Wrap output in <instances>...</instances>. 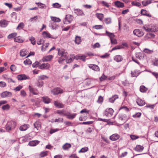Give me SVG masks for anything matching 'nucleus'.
Instances as JSON below:
<instances>
[{
    "label": "nucleus",
    "mask_w": 158,
    "mask_h": 158,
    "mask_svg": "<svg viewBox=\"0 0 158 158\" xmlns=\"http://www.w3.org/2000/svg\"><path fill=\"white\" fill-rule=\"evenodd\" d=\"M58 55L61 56L59 59L58 62L59 63H62V61L65 60L64 58H66L67 53L64 49H59L58 50Z\"/></svg>",
    "instance_id": "nucleus-1"
},
{
    "label": "nucleus",
    "mask_w": 158,
    "mask_h": 158,
    "mask_svg": "<svg viewBox=\"0 0 158 158\" xmlns=\"http://www.w3.org/2000/svg\"><path fill=\"white\" fill-rule=\"evenodd\" d=\"M16 126V122L13 121L8 122L5 126V129L8 132H10L14 129Z\"/></svg>",
    "instance_id": "nucleus-2"
},
{
    "label": "nucleus",
    "mask_w": 158,
    "mask_h": 158,
    "mask_svg": "<svg viewBox=\"0 0 158 158\" xmlns=\"http://www.w3.org/2000/svg\"><path fill=\"white\" fill-rule=\"evenodd\" d=\"M106 35L110 38L112 44H117L116 40L114 38L115 35L113 33L107 31H106Z\"/></svg>",
    "instance_id": "nucleus-3"
},
{
    "label": "nucleus",
    "mask_w": 158,
    "mask_h": 158,
    "mask_svg": "<svg viewBox=\"0 0 158 158\" xmlns=\"http://www.w3.org/2000/svg\"><path fill=\"white\" fill-rule=\"evenodd\" d=\"M73 19V16L70 15H66L65 19L63 21L64 23L65 24L70 23Z\"/></svg>",
    "instance_id": "nucleus-4"
},
{
    "label": "nucleus",
    "mask_w": 158,
    "mask_h": 158,
    "mask_svg": "<svg viewBox=\"0 0 158 158\" xmlns=\"http://www.w3.org/2000/svg\"><path fill=\"white\" fill-rule=\"evenodd\" d=\"M114 110L111 108H107L104 112V115L107 117H111L113 114Z\"/></svg>",
    "instance_id": "nucleus-5"
},
{
    "label": "nucleus",
    "mask_w": 158,
    "mask_h": 158,
    "mask_svg": "<svg viewBox=\"0 0 158 158\" xmlns=\"http://www.w3.org/2000/svg\"><path fill=\"white\" fill-rule=\"evenodd\" d=\"M119 119L122 121L123 124L125 123L127 120L126 115L123 113L120 114L118 116Z\"/></svg>",
    "instance_id": "nucleus-6"
},
{
    "label": "nucleus",
    "mask_w": 158,
    "mask_h": 158,
    "mask_svg": "<svg viewBox=\"0 0 158 158\" xmlns=\"http://www.w3.org/2000/svg\"><path fill=\"white\" fill-rule=\"evenodd\" d=\"M51 92L54 95H57L60 94H62L63 92V90L60 88L57 87L53 89Z\"/></svg>",
    "instance_id": "nucleus-7"
},
{
    "label": "nucleus",
    "mask_w": 158,
    "mask_h": 158,
    "mask_svg": "<svg viewBox=\"0 0 158 158\" xmlns=\"http://www.w3.org/2000/svg\"><path fill=\"white\" fill-rule=\"evenodd\" d=\"M50 67V64L48 63H44L39 66V68L42 70L48 69Z\"/></svg>",
    "instance_id": "nucleus-8"
},
{
    "label": "nucleus",
    "mask_w": 158,
    "mask_h": 158,
    "mask_svg": "<svg viewBox=\"0 0 158 158\" xmlns=\"http://www.w3.org/2000/svg\"><path fill=\"white\" fill-rule=\"evenodd\" d=\"M158 31V27L156 25L153 24L149 26V32H154Z\"/></svg>",
    "instance_id": "nucleus-9"
},
{
    "label": "nucleus",
    "mask_w": 158,
    "mask_h": 158,
    "mask_svg": "<svg viewBox=\"0 0 158 158\" xmlns=\"http://www.w3.org/2000/svg\"><path fill=\"white\" fill-rule=\"evenodd\" d=\"M17 78L19 81L30 79V78L28 76H27L24 74H19L17 75Z\"/></svg>",
    "instance_id": "nucleus-10"
},
{
    "label": "nucleus",
    "mask_w": 158,
    "mask_h": 158,
    "mask_svg": "<svg viewBox=\"0 0 158 158\" xmlns=\"http://www.w3.org/2000/svg\"><path fill=\"white\" fill-rule=\"evenodd\" d=\"M12 95V94L11 92L5 91L2 92L0 94L1 97L5 98L6 97H10Z\"/></svg>",
    "instance_id": "nucleus-11"
},
{
    "label": "nucleus",
    "mask_w": 158,
    "mask_h": 158,
    "mask_svg": "<svg viewBox=\"0 0 158 158\" xmlns=\"http://www.w3.org/2000/svg\"><path fill=\"white\" fill-rule=\"evenodd\" d=\"M134 35L138 37H141L143 36L144 34L139 29H135L133 32Z\"/></svg>",
    "instance_id": "nucleus-12"
},
{
    "label": "nucleus",
    "mask_w": 158,
    "mask_h": 158,
    "mask_svg": "<svg viewBox=\"0 0 158 158\" xmlns=\"http://www.w3.org/2000/svg\"><path fill=\"white\" fill-rule=\"evenodd\" d=\"M88 66L90 68L94 71H99L100 70L99 67L97 65L89 64L88 65Z\"/></svg>",
    "instance_id": "nucleus-13"
},
{
    "label": "nucleus",
    "mask_w": 158,
    "mask_h": 158,
    "mask_svg": "<svg viewBox=\"0 0 158 158\" xmlns=\"http://www.w3.org/2000/svg\"><path fill=\"white\" fill-rule=\"evenodd\" d=\"M75 57L73 55H70L67 57L66 58V62L67 63H69L72 62L73 60L75 58ZM65 59V58H64Z\"/></svg>",
    "instance_id": "nucleus-14"
},
{
    "label": "nucleus",
    "mask_w": 158,
    "mask_h": 158,
    "mask_svg": "<svg viewBox=\"0 0 158 158\" xmlns=\"http://www.w3.org/2000/svg\"><path fill=\"white\" fill-rule=\"evenodd\" d=\"M120 137V136L117 134H114L110 137V139L112 141H116Z\"/></svg>",
    "instance_id": "nucleus-15"
},
{
    "label": "nucleus",
    "mask_w": 158,
    "mask_h": 158,
    "mask_svg": "<svg viewBox=\"0 0 158 158\" xmlns=\"http://www.w3.org/2000/svg\"><path fill=\"white\" fill-rule=\"evenodd\" d=\"M8 24V22L5 19L0 21V26L2 27H6Z\"/></svg>",
    "instance_id": "nucleus-16"
},
{
    "label": "nucleus",
    "mask_w": 158,
    "mask_h": 158,
    "mask_svg": "<svg viewBox=\"0 0 158 158\" xmlns=\"http://www.w3.org/2000/svg\"><path fill=\"white\" fill-rule=\"evenodd\" d=\"M29 89L30 91L34 95H38L39 94V92L37 89L32 88L31 86H29Z\"/></svg>",
    "instance_id": "nucleus-17"
},
{
    "label": "nucleus",
    "mask_w": 158,
    "mask_h": 158,
    "mask_svg": "<svg viewBox=\"0 0 158 158\" xmlns=\"http://www.w3.org/2000/svg\"><path fill=\"white\" fill-rule=\"evenodd\" d=\"M42 35L44 37L51 38L53 39H55L56 38V37L52 36L47 31H44L43 32Z\"/></svg>",
    "instance_id": "nucleus-18"
},
{
    "label": "nucleus",
    "mask_w": 158,
    "mask_h": 158,
    "mask_svg": "<svg viewBox=\"0 0 158 158\" xmlns=\"http://www.w3.org/2000/svg\"><path fill=\"white\" fill-rule=\"evenodd\" d=\"M53 56L51 55H49L44 56L42 58V61L43 62L50 61L53 58Z\"/></svg>",
    "instance_id": "nucleus-19"
},
{
    "label": "nucleus",
    "mask_w": 158,
    "mask_h": 158,
    "mask_svg": "<svg viewBox=\"0 0 158 158\" xmlns=\"http://www.w3.org/2000/svg\"><path fill=\"white\" fill-rule=\"evenodd\" d=\"M74 11L75 13H76L78 15H84L83 11L79 9H74Z\"/></svg>",
    "instance_id": "nucleus-20"
},
{
    "label": "nucleus",
    "mask_w": 158,
    "mask_h": 158,
    "mask_svg": "<svg viewBox=\"0 0 158 158\" xmlns=\"http://www.w3.org/2000/svg\"><path fill=\"white\" fill-rule=\"evenodd\" d=\"M29 127V125L28 124H24L21 126L19 128V129L22 131H26Z\"/></svg>",
    "instance_id": "nucleus-21"
},
{
    "label": "nucleus",
    "mask_w": 158,
    "mask_h": 158,
    "mask_svg": "<svg viewBox=\"0 0 158 158\" xmlns=\"http://www.w3.org/2000/svg\"><path fill=\"white\" fill-rule=\"evenodd\" d=\"M115 6L118 8H122L124 7V4L119 1H116L114 2Z\"/></svg>",
    "instance_id": "nucleus-22"
},
{
    "label": "nucleus",
    "mask_w": 158,
    "mask_h": 158,
    "mask_svg": "<svg viewBox=\"0 0 158 158\" xmlns=\"http://www.w3.org/2000/svg\"><path fill=\"white\" fill-rule=\"evenodd\" d=\"M54 105L56 107L58 108H62L64 106L63 104L60 103L58 101H55L54 102Z\"/></svg>",
    "instance_id": "nucleus-23"
},
{
    "label": "nucleus",
    "mask_w": 158,
    "mask_h": 158,
    "mask_svg": "<svg viewBox=\"0 0 158 158\" xmlns=\"http://www.w3.org/2000/svg\"><path fill=\"white\" fill-rule=\"evenodd\" d=\"M140 72L138 70H135L131 72L132 77H137L140 74Z\"/></svg>",
    "instance_id": "nucleus-24"
},
{
    "label": "nucleus",
    "mask_w": 158,
    "mask_h": 158,
    "mask_svg": "<svg viewBox=\"0 0 158 158\" xmlns=\"http://www.w3.org/2000/svg\"><path fill=\"white\" fill-rule=\"evenodd\" d=\"M136 102L137 104L139 106H142L145 104V102L144 100L138 98L136 100Z\"/></svg>",
    "instance_id": "nucleus-25"
},
{
    "label": "nucleus",
    "mask_w": 158,
    "mask_h": 158,
    "mask_svg": "<svg viewBox=\"0 0 158 158\" xmlns=\"http://www.w3.org/2000/svg\"><path fill=\"white\" fill-rule=\"evenodd\" d=\"M40 142L38 140H32L30 141L28 144L31 146H35L38 144Z\"/></svg>",
    "instance_id": "nucleus-26"
},
{
    "label": "nucleus",
    "mask_w": 158,
    "mask_h": 158,
    "mask_svg": "<svg viewBox=\"0 0 158 158\" xmlns=\"http://www.w3.org/2000/svg\"><path fill=\"white\" fill-rule=\"evenodd\" d=\"M143 148L144 147L143 146L137 145L134 148V150L136 151L140 152L143 150Z\"/></svg>",
    "instance_id": "nucleus-27"
},
{
    "label": "nucleus",
    "mask_w": 158,
    "mask_h": 158,
    "mask_svg": "<svg viewBox=\"0 0 158 158\" xmlns=\"http://www.w3.org/2000/svg\"><path fill=\"white\" fill-rule=\"evenodd\" d=\"M77 114L76 113H74L73 114H71L70 113H68L66 116L69 119H73L76 116Z\"/></svg>",
    "instance_id": "nucleus-28"
},
{
    "label": "nucleus",
    "mask_w": 158,
    "mask_h": 158,
    "mask_svg": "<svg viewBox=\"0 0 158 158\" xmlns=\"http://www.w3.org/2000/svg\"><path fill=\"white\" fill-rule=\"evenodd\" d=\"M42 98L43 101L45 103L48 104L51 101V99L47 97H44Z\"/></svg>",
    "instance_id": "nucleus-29"
},
{
    "label": "nucleus",
    "mask_w": 158,
    "mask_h": 158,
    "mask_svg": "<svg viewBox=\"0 0 158 158\" xmlns=\"http://www.w3.org/2000/svg\"><path fill=\"white\" fill-rule=\"evenodd\" d=\"M86 57V56L84 55H82L81 56H75V59L77 60H81L82 61H85V58Z\"/></svg>",
    "instance_id": "nucleus-30"
},
{
    "label": "nucleus",
    "mask_w": 158,
    "mask_h": 158,
    "mask_svg": "<svg viewBox=\"0 0 158 158\" xmlns=\"http://www.w3.org/2000/svg\"><path fill=\"white\" fill-rule=\"evenodd\" d=\"M114 60L117 62H121L123 59L122 57L120 55H117L115 56L114 57Z\"/></svg>",
    "instance_id": "nucleus-31"
},
{
    "label": "nucleus",
    "mask_w": 158,
    "mask_h": 158,
    "mask_svg": "<svg viewBox=\"0 0 158 158\" xmlns=\"http://www.w3.org/2000/svg\"><path fill=\"white\" fill-rule=\"evenodd\" d=\"M118 98V96L117 95H114L112 97L110 98L109 99V101L110 102L113 103L114 101Z\"/></svg>",
    "instance_id": "nucleus-32"
},
{
    "label": "nucleus",
    "mask_w": 158,
    "mask_h": 158,
    "mask_svg": "<svg viewBox=\"0 0 158 158\" xmlns=\"http://www.w3.org/2000/svg\"><path fill=\"white\" fill-rule=\"evenodd\" d=\"M71 147V145L70 143H66L62 146V148L64 150H67Z\"/></svg>",
    "instance_id": "nucleus-33"
},
{
    "label": "nucleus",
    "mask_w": 158,
    "mask_h": 158,
    "mask_svg": "<svg viewBox=\"0 0 158 158\" xmlns=\"http://www.w3.org/2000/svg\"><path fill=\"white\" fill-rule=\"evenodd\" d=\"M34 127L37 129V130L41 127L40 123V122L37 121L34 123Z\"/></svg>",
    "instance_id": "nucleus-34"
},
{
    "label": "nucleus",
    "mask_w": 158,
    "mask_h": 158,
    "mask_svg": "<svg viewBox=\"0 0 158 158\" xmlns=\"http://www.w3.org/2000/svg\"><path fill=\"white\" fill-rule=\"evenodd\" d=\"M27 54V52L24 49H22L20 52V55L24 57Z\"/></svg>",
    "instance_id": "nucleus-35"
},
{
    "label": "nucleus",
    "mask_w": 158,
    "mask_h": 158,
    "mask_svg": "<svg viewBox=\"0 0 158 158\" xmlns=\"http://www.w3.org/2000/svg\"><path fill=\"white\" fill-rule=\"evenodd\" d=\"M81 38L80 36H76L75 38V43L77 44H79L81 42Z\"/></svg>",
    "instance_id": "nucleus-36"
},
{
    "label": "nucleus",
    "mask_w": 158,
    "mask_h": 158,
    "mask_svg": "<svg viewBox=\"0 0 158 158\" xmlns=\"http://www.w3.org/2000/svg\"><path fill=\"white\" fill-rule=\"evenodd\" d=\"M51 20L54 22H59L60 21V19L59 18L53 16H51Z\"/></svg>",
    "instance_id": "nucleus-37"
},
{
    "label": "nucleus",
    "mask_w": 158,
    "mask_h": 158,
    "mask_svg": "<svg viewBox=\"0 0 158 158\" xmlns=\"http://www.w3.org/2000/svg\"><path fill=\"white\" fill-rule=\"evenodd\" d=\"M57 112L58 114L63 116H66L67 114L65 113V111L64 110H58L57 111Z\"/></svg>",
    "instance_id": "nucleus-38"
},
{
    "label": "nucleus",
    "mask_w": 158,
    "mask_h": 158,
    "mask_svg": "<svg viewBox=\"0 0 158 158\" xmlns=\"http://www.w3.org/2000/svg\"><path fill=\"white\" fill-rule=\"evenodd\" d=\"M49 45V43H46L42 46L41 50L42 51H44L46 50V48H47Z\"/></svg>",
    "instance_id": "nucleus-39"
},
{
    "label": "nucleus",
    "mask_w": 158,
    "mask_h": 158,
    "mask_svg": "<svg viewBox=\"0 0 158 158\" xmlns=\"http://www.w3.org/2000/svg\"><path fill=\"white\" fill-rule=\"evenodd\" d=\"M148 89L144 85H141L140 87V91L142 93L145 92Z\"/></svg>",
    "instance_id": "nucleus-40"
},
{
    "label": "nucleus",
    "mask_w": 158,
    "mask_h": 158,
    "mask_svg": "<svg viewBox=\"0 0 158 158\" xmlns=\"http://www.w3.org/2000/svg\"><path fill=\"white\" fill-rule=\"evenodd\" d=\"M96 16L100 21H102L103 18V15L101 13L96 14Z\"/></svg>",
    "instance_id": "nucleus-41"
},
{
    "label": "nucleus",
    "mask_w": 158,
    "mask_h": 158,
    "mask_svg": "<svg viewBox=\"0 0 158 158\" xmlns=\"http://www.w3.org/2000/svg\"><path fill=\"white\" fill-rule=\"evenodd\" d=\"M48 152L47 151L41 152L40 154V156L41 157H43L46 156L48 155Z\"/></svg>",
    "instance_id": "nucleus-42"
},
{
    "label": "nucleus",
    "mask_w": 158,
    "mask_h": 158,
    "mask_svg": "<svg viewBox=\"0 0 158 158\" xmlns=\"http://www.w3.org/2000/svg\"><path fill=\"white\" fill-rule=\"evenodd\" d=\"M35 4L38 5V6H39L40 8L41 9L45 8L46 7V6H45V5L42 3L39 2H36Z\"/></svg>",
    "instance_id": "nucleus-43"
},
{
    "label": "nucleus",
    "mask_w": 158,
    "mask_h": 158,
    "mask_svg": "<svg viewBox=\"0 0 158 158\" xmlns=\"http://www.w3.org/2000/svg\"><path fill=\"white\" fill-rule=\"evenodd\" d=\"M37 86L40 87H42L44 85L43 82L41 81L38 80L36 84Z\"/></svg>",
    "instance_id": "nucleus-44"
},
{
    "label": "nucleus",
    "mask_w": 158,
    "mask_h": 158,
    "mask_svg": "<svg viewBox=\"0 0 158 158\" xmlns=\"http://www.w3.org/2000/svg\"><path fill=\"white\" fill-rule=\"evenodd\" d=\"M24 63L25 65H29L32 63L31 61L29 59H27L24 61Z\"/></svg>",
    "instance_id": "nucleus-45"
},
{
    "label": "nucleus",
    "mask_w": 158,
    "mask_h": 158,
    "mask_svg": "<svg viewBox=\"0 0 158 158\" xmlns=\"http://www.w3.org/2000/svg\"><path fill=\"white\" fill-rule=\"evenodd\" d=\"M152 63L154 66H158V59L156 58L152 61Z\"/></svg>",
    "instance_id": "nucleus-46"
},
{
    "label": "nucleus",
    "mask_w": 158,
    "mask_h": 158,
    "mask_svg": "<svg viewBox=\"0 0 158 158\" xmlns=\"http://www.w3.org/2000/svg\"><path fill=\"white\" fill-rule=\"evenodd\" d=\"M48 77L46 75H42L38 77V79L39 80H45L48 79Z\"/></svg>",
    "instance_id": "nucleus-47"
},
{
    "label": "nucleus",
    "mask_w": 158,
    "mask_h": 158,
    "mask_svg": "<svg viewBox=\"0 0 158 158\" xmlns=\"http://www.w3.org/2000/svg\"><path fill=\"white\" fill-rule=\"evenodd\" d=\"M10 106L8 104L3 105L2 107V109L3 110H8L10 108Z\"/></svg>",
    "instance_id": "nucleus-48"
},
{
    "label": "nucleus",
    "mask_w": 158,
    "mask_h": 158,
    "mask_svg": "<svg viewBox=\"0 0 158 158\" xmlns=\"http://www.w3.org/2000/svg\"><path fill=\"white\" fill-rule=\"evenodd\" d=\"M14 41L15 42L19 43H22L23 42V40L21 39L19 37L15 38Z\"/></svg>",
    "instance_id": "nucleus-49"
},
{
    "label": "nucleus",
    "mask_w": 158,
    "mask_h": 158,
    "mask_svg": "<svg viewBox=\"0 0 158 158\" xmlns=\"http://www.w3.org/2000/svg\"><path fill=\"white\" fill-rule=\"evenodd\" d=\"M143 54H142L141 53H137L136 54L135 56L136 58H138L139 60H141L143 58Z\"/></svg>",
    "instance_id": "nucleus-50"
},
{
    "label": "nucleus",
    "mask_w": 158,
    "mask_h": 158,
    "mask_svg": "<svg viewBox=\"0 0 158 158\" xmlns=\"http://www.w3.org/2000/svg\"><path fill=\"white\" fill-rule=\"evenodd\" d=\"M17 35V33H11L10 34H9L8 36V39H11L12 38H14Z\"/></svg>",
    "instance_id": "nucleus-51"
},
{
    "label": "nucleus",
    "mask_w": 158,
    "mask_h": 158,
    "mask_svg": "<svg viewBox=\"0 0 158 158\" xmlns=\"http://www.w3.org/2000/svg\"><path fill=\"white\" fill-rule=\"evenodd\" d=\"M88 150V148L87 147H85L82 148L79 151V152H85L87 151Z\"/></svg>",
    "instance_id": "nucleus-52"
},
{
    "label": "nucleus",
    "mask_w": 158,
    "mask_h": 158,
    "mask_svg": "<svg viewBox=\"0 0 158 158\" xmlns=\"http://www.w3.org/2000/svg\"><path fill=\"white\" fill-rule=\"evenodd\" d=\"M131 4L132 5L139 6H141V4L138 2L133 1L131 2Z\"/></svg>",
    "instance_id": "nucleus-53"
},
{
    "label": "nucleus",
    "mask_w": 158,
    "mask_h": 158,
    "mask_svg": "<svg viewBox=\"0 0 158 158\" xmlns=\"http://www.w3.org/2000/svg\"><path fill=\"white\" fill-rule=\"evenodd\" d=\"M53 7L55 8H60L61 5L58 3H53L52 5Z\"/></svg>",
    "instance_id": "nucleus-54"
},
{
    "label": "nucleus",
    "mask_w": 158,
    "mask_h": 158,
    "mask_svg": "<svg viewBox=\"0 0 158 158\" xmlns=\"http://www.w3.org/2000/svg\"><path fill=\"white\" fill-rule=\"evenodd\" d=\"M24 27V23H21L19 24L18 26L17 27V29H22Z\"/></svg>",
    "instance_id": "nucleus-55"
},
{
    "label": "nucleus",
    "mask_w": 158,
    "mask_h": 158,
    "mask_svg": "<svg viewBox=\"0 0 158 158\" xmlns=\"http://www.w3.org/2000/svg\"><path fill=\"white\" fill-rule=\"evenodd\" d=\"M103 100V97L100 96L99 97L97 101V102L99 103H102Z\"/></svg>",
    "instance_id": "nucleus-56"
},
{
    "label": "nucleus",
    "mask_w": 158,
    "mask_h": 158,
    "mask_svg": "<svg viewBox=\"0 0 158 158\" xmlns=\"http://www.w3.org/2000/svg\"><path fill=\"white\" fill-rule=\"evenodd\" d=\"M107 76H105L104 74H103L102 76L100 77L99 79L101 81H103L106 80L107 78Z\"/></svg>",
    "instance_id": "nucleus-57"
},
{
    "label": "nucleus",
    "mask_w": 158,
    "mask_h": 158,
    "mask_svg": "<svg viewBox=\"0 0 158 158\" xmlns=\"http://www.w3.org/2000/svg\"><path fill=\"white\" fill-rule=\"evenodd\" d=\"M122 48H123V47L122 46L117 45L113 48L112 49L111 51H113L117 49H119Z\"/></svg>",
    "instance_id": "nucleus-58"
},
{
    "label": "nucleus",
    "mask_w": 158,
    "mask_h": 158,
    "mask_svg": "<svg viewBox=\"0 0 158 158\" xmlns=\"http://www.w3.org/2000/svg\"><path fill=\"white\" fill-rule=\"evenodd\" d=\"M93 28H95L96 29H100L103 28V27L102 25H95L93 27Z\"/></svg>",
    "instance_id": "nucleus-59"
},
{
    "label": "nucleus",
    "mask_w": 158,
    "mask_h": 158,
    "mask_svg": "<svg viewBox=\"0 0 158 158\" xmlns=\"http://www.w3.org/2000/svg\"><path fill=\"white\" fill-rule=\"evenodd\" d=\"M31 41V44L33 45H35V41L34 38L33 37H31L29 39Z\"/></svg>",
    "instance_id": "nucleus-60"
},
{
    "label": "nucleus",
    "mask_w": 158,
    "mask_h": 158,
    "mask_svg": "<svg viewBox=\"0 0 158 158\" xmlns=\"http://www.w3.org/2000/svg\"><path fill=\"white\" fill-rule=\"evenodd\" d=\"M105 22L107 24H109L111 22V20L110 18H107L104 19Z\"/></svg>",
    "instance_id": "nucleus-61"
},
{
    "label": "nucleus",
    "mask_w": 158,
    "mask_h": 158,
    "mask_svg": "<svg viewBox=\"0 0 158 158\" xmlns=\"http://www.w3.org/2000/svg\"><path fill=\"white\" fill-rule=\"evenodd\" d=\"M6 86V83L4 81H0V87L3 88Z\"/></svg>",
    "instance_id": "nucleus-62"
},
{
    "label": "nucleus",
    "mask_w": 158,
    "mask_h": 158,
    "mask_svg": "<svg viewBox=\"0 0 158 158\" xmlns=\"http://www.w3.org/2000/svg\"><path fill=\"white\" fill-rule=\"evenodd\" d=\"M141 13L143 15L148 16L146 10L142 9L141 11Z\"/></svg>",
    "instance_id": "nucleus-63"
},
{
    "label": "nucleus",
    "mask_w": 158,
    "mask_h": 158,
    "mask_svg": "<svg viewBox=\"0 0 158 158\" xmlns=\"http://www.w3.org/2000/svg\"><path fill=\"white\" fill-rule=\"evenodd\" d=\"M130 137L131 139H132L133 140H134L139 138V137L137 135H130Z\"/></svg>",
    "instance_id": "nucleus-64"
}]
</instances>
